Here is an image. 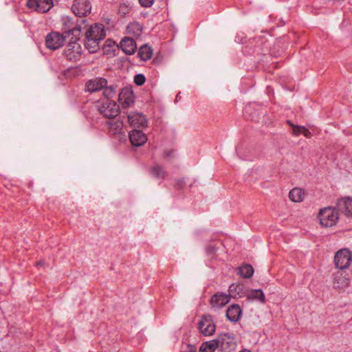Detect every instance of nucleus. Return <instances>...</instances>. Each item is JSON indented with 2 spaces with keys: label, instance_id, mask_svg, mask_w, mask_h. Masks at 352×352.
Masks as SVG:
<instances>
[{
  "label": "nucleus",
  "instance_id": "f257e3e1",
  "mask_svg": "<svg viewBox=\"0 0 352 352\" xmlns=\"http://www.w3.org/2000/svg\"><path fill=\"white\" fill-rule=\"evenodd\" d=\"M85 90L89 93L102 90V95L106 98H112L116 94L113 85H108L107 80L102 77H95L86 82Z\"/></svg>",
  "mask_w": 352,
  "mask_h": 352
},
{
  "label": "nucleus",
  "instance_id": "f03ea898",
  "mask_svg": "<svg viewBox=\"0 0 352 352\" xmlns=\"http://www.w3.org/2000/svg\"><path fill=\"white\" fill-rule=\"evenodd\" d=\"M96 108L100 114L108 118H116L120 112V107L111 98L97 101Z\"/></svg>",
  "mask_w": 352,
  "mask_h": 352
},
{
  "label": "nucleus",
  "instance_id": "7ed1b4c3",
  "mask_svg": "<svg viewBox=\"0 0 352 352\" xmlns=\"http://www.w3.org/2000/svg\"><path fill=\"white\" fill-rule=\"evenodd\" d=\"M320 223L322 227H332L336 224L339 219L338 209L327 207L320 209L318 213Z\"/></svg>",
  "mask_w": 352,
  "mask_h": 352
},
{
  "label": "nucleus",
  "instance_id": "20e7f679",
  "mask_svg": "<svg viewBox=\"0 0 352 352\" xmlns=\"http://www.w3.org/2000/svg\"><path fill=\"white\" fill-rule=\"evenodd\" d=\"M219 349L222 352H231L235 350L236 344L233 333H220L217 336Z\"/></svg>",
  "mask_w": 352,
  "mask_h": 352
},
{
  "label": "nucleus",
  "instance_id": "39448f33",
  "mask_svg": "<svg viewBox=\"0 0 352 352\" xmlns=\"http://www.w3.org/2000/svg\"><path fill=\"white\" fill-rule=\"evenodd\" d=\"M352 261V254L347 249H342L336 253L334 263L336 267L340 270L346 269Z\"/></svg>",
  "mask_w": 352,
  "mask_h": 352
},
{
  "label": "nucleus",
  "instance_id": "423d86ee",
  "mask_svg": "<svg viewBox=\"0 0 352 352\" xmlns=\"http://www.w3.org/2000/svg\"><path fill=\"white\" fill-rule=\"evenodd\" d=\"M198 329L204 336H210L214 334L216 326L210 315L203 316L198 322Z\"/></svg>",
  "mask_w": 352,
  "mask_h": 352
},
{
  "label": "nucleus",
  "instance_id": "0eeeda50",
  "mask_svg": "<svg viewBox=\"0 0 352 352\" xmlns=\"http://www.w3.org/2000/svg\"><path fill=\"white\" fill-rule=\"evenodd\" d=\"M65 37L66 36H64L57 32H52L49 33L45 37L47 48L52 50H56L60 48L64 45Z\"/></svg>",
  "mask_w": 352,
  "mask_h": 352
},
{
  "label": "nucleus",
  "instance_id": "6e6552de",
  "mask_svg": "<svg viewBox=\"0 0 352 352\" xmlns=\"http://www.w3.org/2000/svg\"><path fill=\"white\" fill-rule=\"evenodd\" d=\"M91 8L89 0H74L72 6L73 13L80 17L89 14Z\"/></svg>",
  "mask_w": 352,
  "mask_h": 352
},
{
  "label": "nucleus",
  "instance_id": "1a4fd4ad",
  "mask_svg": "<svg viewBox=\"0 0 352 352\" xmlns=\"http://www.w3.org/2000/svg\"><path fill=\"white\" fill-rule=\"evenodd\" d=\"M75 41L68 43L65 50V54L67 58L69 60H78L82 53L81 45L78 43L79 36H74Z\"/></svg>",
  "mask_w": 352,
  "mask_h": 352
},
{
  "label": "nucleus",
  "instance_id": "9d476101",
  "mask_svg": "<svg viewBox=\"0 0 352 352\" xmlns=\"http://www.w3.org/2000/svg\"><path fill=\"white\" fill-rule=\"evenodd\" d=\"M26 5L30 9L45 13L53 7L54 3L52 0H28Z\"/></svg>",
  "mask_w": 352,
  "mask_h": 352
},
{
  "label": "nucleus",
  "instance_id": "9b49d317",
  "mask_svg": "<svg viewBox=\"0 0 352 352\" xmlns=\"http://www.w3.org/2000/svg\"><path fill=\"white\" fill-rule=\"evenodd\" d=\"M106 36V30L104 26L102 23H95L91 25L85 32L86 38H94L99 41L104 38Z\"/></svg>",
  "mask_w": 352,
  "mask_h": 352
},
{
  "label": "nucleus",
  "instance_id": "f8f14e48",
  "mask_svg": "<svg viewBox=\"0 0 352 352\" xmlns=\"http://www.w3.org/2000/svg\"><path fill=\"white\" fill-rule=\"evenodd\" d=\"M337 209L341 213H343L346 217L352 218V198L350 197H344L339 199L337 201Z\"/></svg>",
  "mask_w": 352,
  "mask_h": 352
},
{
  "label": "nucleus",
  "instance_id": "ddd939ff",
  "mask_svg": "<svg viewBox=\"0 0 352 352\" xmlns=\"http://www.w3.org/2000/svg\"><path fill=\"white\" fill-rule=\"evenodd\" d=\"M118 100L124 108L131 107L135 102L133 91L127 87L123 88L119 94Z\"/></svg>",
  "mask_w": 352,
  "mask_h": 352
},
{
  "label": "nucleus",
  "instance_id": "4468645a",
  "mask_svg": "<svg viewBox=\"0 0 352 352\" xmlns=\"http://www.w3.org/2000/svg\"><path fill=\"white\" fill-rule=\"evenodd\" d=\"M128 122L134 128L146 127L148 121L145 116L138 112H131L128 115Z\"/></svg>",
  "mask_w": 352,
  "mask_h": 352
},
{
  "label": "nucleus",
  "instance_id": "2eb2a0df",
  "mask_svg": "<svg viewBox=\"0 0 352 352\" xmlns=\"http://www.w3.org/2000/svg\"><path fill=\"white\" fill-rule=\"evenodd\" d=\"M63 30L64 31L66 36H69L70 34H73L74 36H79L80 32V28L74 25L72 19L68 16H64L62 18Z\"/></svg>",
  "mask_w": 352,
  "mask_h": 352
},
{
  "label": "nucleus",
  "instance_id": "dca6fc26",
  "mask_svg": "<svg viewBox=\"0 0 352 352\" xmlns=\"http://www.w3.org/2000/svg\"><path fill=\"white\" fill-rule=\"evenodd\" d=\"M350 279L343 271H338L334 274L333 287L335 289H345L349 285Z\"/></svg>",
  "mask_w": 352,
  "mask_h": 352
},
{
  "label": "nucleus",
  "instance_id": "f3484780",
  "mask_svg": "<svg viewBox=\"0 0 352 352\" xmlns=\"http://www.w3.org/2000/svg\"><path fill=\"white\" fill-rule=\"evenodd\" d=\"M129 140L135 146H140L144 144L148 138L146 135L140 130L134 129L129 133Z\"/></svg>",
  "mask_w": 352,
  "mask_h": 352
},
{
  "label": "nucleus",
  "instance_id": "a211bd4d",
  "mask_svg": "<svg viewBox=\"0 0 352 352\" xmlns=\"http://www.w3.org/2000/svg\"><path fill=\"white\" fill-rule=\"evenodd\" d=\"M230 301V296L223 293H217L211 296L210 304L212 308H221Z\"/></svg>",
  "mask_w": 352,
  "mask_h": 352
},
{
  "label": "nucleus",
  "instance_id": "6ab92c4d",
  "mask_svg": "<svg viewBox=\"0 0 352 352\" xmlns=\"http://www.w3.org/2000/svg\"><path fill=\"white\" fill-rule=\"evenodd\" d=\"M120 48L128 55L133 54L137 48L136 43L133 38L124 37L120 41Z\"/></svg>",
  "mask_w": 352,
  "mask_h": 352
},
{
  "label": "nucleus",
  "instance_id": "aec40b11",
  "mask_svg": "<svg viewBox=\"0 0 352 352\" xmlns=\"http://www.w3.org/2000/svg\"><path fill=\"white\" fill-rule=\"evenodd\" d=\"M241 309L239 305H232L228 307L226 311V317L230 321L236 322L241 318Z\"/></svg>",
  "mask_w": 352,
  "mask_h": 352
},
{
  "label": "nucleus",
  "instance_id": "412c9836",
  "mask_svg": "<svg viewBox=\"0 0 352 352\" xmlns=\"http://www.w3.org/2000/svg\"><path fill=\"white\" fill-rule=\"evenodd\" d=\"M151 175L157 179H164L167 177L168 173L160 164H155L150 168Z\"/></svg>",
  "mask_w": 352,
  "mask_h": 352
},
{
  "label": "nucleus",
  "instance_id": "4be33fe9",
  "mask_svg": "<svg viewBox=\"0 0 352 352\" xmlns=\"http://www.w3.org/2000/svg\"><path fill=\"white\" fill-rule=\"evenodd\" d=\"M217 349H219V344L216 338L212 340L203 342L199 348V352H214Z\"/></svg>",
  "mask_w": 352,
  "mask_h": 352
},
{
  "label": "nucleus",
  "instance_id": "5701e85b",
  "mask_svg": "<svg viewBox=\"0 0 352 352\" xmlns=\"http://www.w3.org/2000/svg\"><path fill=\"white\" fill-rule=\"evenodd\" d=\"M127 33L138 38L142 33V26L138 22H131L126 27Z\"/></svg>",
  "mask_w": 352,
  "mask_h": 352
},
{
  "label": "nucleus",
  "instance_id": "b1692460",
  "mask_svg": "<svg viewBox=\"0 0 352 352\" xmlns=\"http://www.w3.org/2000/svg\"><path fill=\"white\" fill-rule=\"evenodd\" d=\"M305 191L300 188H294L289 191V198L293 202H301L303 201Z\"/></svg>",
  "mask_w": 352,
  "mask_h": 352
},
{
  "label": "nucleus",
  "instance_id": "393cba45",
  "mask_svg": "<svg viewBox=\"0 0 352 352\" xmlns=\"http://www.w3.org/2000/svg\"><path fill=\"white\" fill-rule=\"evenodd\" d=\"M238 274L243 278H249L252 276L254 268L250 264L245 263L237 268Z\"/></svg>",
  "mask_w": 352,
  "mask_h": 352
},
{
  "label": "nucleus",
  "instance_id": "a878e982",
  "mask_svg": "<svg viewBox=\"0 0 352 352\" xmlns=\"http://www.w3.org/2000/svg\"><path fill=\"white\" fill-rule=\"evenodd\" d=\"M247 299L250 300H258L261 302H265V295L262 289H252L247 294Z\"/></svg>",
  "mask_w": 352,
  "mask_h": 352
},
{
  "label": "nucleus",
  "instance_id": "bb28decb",
  "mask_svg": "<svg viewBox=\"0 0 352 352\" xmlns=\"http://www.w3.org/2000/svg\"><path fill=\"white\" fill-rule=\"evenodd\" d=\"M153 50L148 45H144L138 50V56L141 60L146 61L151 58Z\"/></svg>",
  "mask_w": 352,
  "mask_h": 352
},
{
  "label": "nucleus",
  "instance_id": "cd10ccee",
  "mask_svg": "<svg viewBox=\"0 0 352 352\" xmlns=\"http://www.w3.org/2000/svg\"><path fill=\"white\" fill-rule=\"evenodd\" d=\"M100 42L94 38H86L85 46L90 53H95L99 50Z\"/></svg>",
  "mask_w": 352,
  "mask_h": 352
},
{
  "label": "nucleus",
  "instance_id": "c85d7f7f",
  "mask_svg": "<svg viewBox=\"0 0 352 352\" xmlns=\"http://www.w3.org/2000/svg\"><path fill=\"white\" fill-rule=\"evenodd\" d=\"M109 129L113 134L122 133V128L124 126L123 122L120 120L111 121L109 122Z\"/></svg>",
  "mask_w": 352,
  "mask_h": 352
},
{
  "label": "nucleus",
  "instance_id": "c756f323",
  "mask_svg": "<svg viewBox=\"0 0 352 352\" xmlns=\"http://www.w3.org/2000/svg\"><path fill=\"white\" fill-rule=\"evenodd\" d=\"M229 292L230 294L240 296V294L243 292V287L239 285L232 284L229 287Z\"/></svg>",
  "mask_w": 352,
  "mask_h": 352
},
{
  "label": "nucleus",
  "instance_id": "7c9ffc66",
  "mask_svg": "<svg viewBox=\"0 0 352 352\" xmlns=\"http://www.w3.org/2000/svg\"><path fill=\"white\" fill-rule=\"evenodd\" d=\"M134 82L138 86L142 85L145 82V77L142 74H136L134 76Z\"/></svg>",
  "mask_w": 352,
  "mask_h": 352
},
{
  "label": "nucleus",
  "instance_id": "2f4dec72",
  "mask_svg": "<svg viewBox=\"0 0 352 352\" xmlns=\"http://www.w3.org/2000/svg\"><path fill=\"white\" fill-rule=\"evenodd\" d=\"M186 185L185 181L184 178H179L175 179V183L174 184V188L177 190H181L184 188Z\"/></svg>",
  "mask_w": 352,
  "mask_h": 352
},
{
  "label": "nucleus",
  "instance_id": "473e14b6",
  "mask_svg": "<svg viewBox=\"0 0 352 352\" xmlns=\"http://www.w3.org/2000/svg\"><path fill=\"white\" fill-rule=\"evenodd\" d=\"M287 122L293 127V134L295 135H299L300 134H302L301 128H302V126L299 125H294L292 123L290 122V121H287Z\"/></svg>",
  "mask_w": 352,
  "mask_h": 352
},
{
  "label": "nucleus",
  "instance_id": "72a5a7b5",
  "mask_svg": "<svg viewBox=\"0 0 352 352\" xmlns=\"http://www.w3.org/2000/svg\"><path fill=\"white\" fill-rule=\"evenodd\" d=\"M216 250H217V247H216V245H214V244H208L206 246V253L208 255L214 254L215 253Z\"/></svg>",
  "mask_w": 352,
  "mask_h": 352
},
{
  "label": "nucleus",
  "instance_id": "f704fd0d",
  "mask_svg": "<svg viewBox=\"0 0 352 352\" xmlns=\"http://www.w3.org/2000/svg\"><path fill=\"white\" fill-rule=\"evenodd\" d=\"M139 2L142 6L148 8L153 4L154 0H139Z\"/></svg>",
  "mask_w": 352,
  "mask_h": 352
},
{
  "label": "nucleus",
  "instance_id": "c9c22d12",
  "mask_svg": "<svg viewBox=\"0 0 352 352\" xmlns=\"http://www.w3.org/2000/svg\"><path fill=\"white\" fill-rule=\"evenodd\" d=\"M301 131H302V134L307 138H310L311 137V132L307 129L305 128V126H303L302 128H301Z\"/></svg>",
  "mask_w": 352,
  "mask_h": 352
},
{
  "label": "nucleus",
  "instance_id": "e433bc0d",
  "mask_svg": "<svg viewBox=\"0 0 352 352\" xmlns=\"http://www.w3.org/2000/svg\"><path fill=\"white\" fill-rule=\"evenodd\" d=\"M36 265L44 267L45 265V261L44 260H40L36 263Z\"/></svg>",
  "mask_w": 352,
  "mask_h": 352
},
{
  "label": "nucleus",
  "instance_id": "4c0bfd02",
  "mask_svg": "<svg viewBox=\"0 0 352 352\" xmlns=\"http://www.w3.org/2000/svg\"><path fill=\"white\" fill-rule=\"evenodd\" d=\"M250 109V105L245 106V109H244L245 113H249Z\"/></svg>",
  "mask_w": 352,
  "mask_h": 352
},
{
  "label": "nucleus",
  "instance_id": "58836bf2",
  "mask_svg": "<svg viewBox=\"0 0 352 352\" xmlns=\"http://www.w3.org/2000/svg\"><path fill=\"white\" fill-rule=\"evenodd\" d=\"M239 352H251V351L250 350H248V349H243V350L239 351Z\"/></svg>",
  "mask_w": 352,
  "mask_h": 352
}]
</instances>
